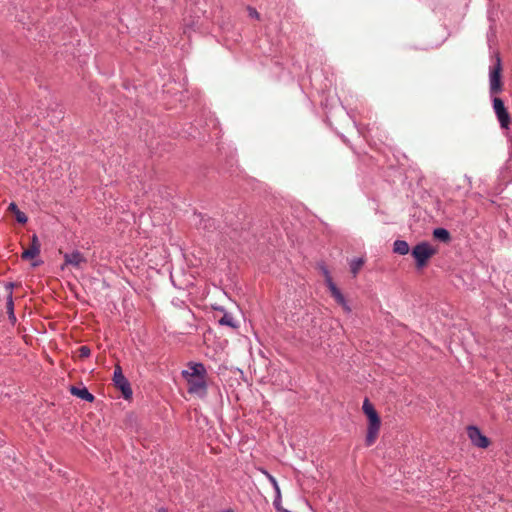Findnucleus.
I'll return each mask as SVG.
<instances>
[{"mask_svg": "<svg viewBox=\"0 0 512 512\" xmlns=\"http://www.w3.org/2000/svg\"><path fill=\"white\" fill-rule=\"evenodd\" d=\"M219 323L220 324H223V325H228L229 327H233L235 328L236 327V324L234 322V319L232 318L231 315L229 314H224L222 316V318L219 320Z\"/></svg>", "mask_w": 512, "mask_h": 512, "instance_id": "obj_17", "label": "nucleus"}, {"mask_svg": "<svg viewBox=\"0 0 512 512\" xmlns=\"http://www.w3.org/2000/svg\"><path fill=\"white\" fill-rule=\"evenodd\" d=\"M40 254V242L37 235H33L31 238V244L29 248L24 249L21 253L22 258H34Z\"/></svg>", "mask_w": 512, "mask_h": 512, "instance_id": "obj_9", "label": "nucleus"}, {"mask_svg": "<svg viewBox=\"0 0 512 512\" xmlns=\"http://www.w3.org/2000/svg\"><path fill=\"white\" fill-rule=\"evenodd\" d=\"M467 434L472 444L478 448H487L490 445V440L487 436L483 435L478 427L470 426L467 428Z\"/></svg>", "mask_w": 512, "mask_h": 512, "instance_id": "obj_7", "label": "nucleus"}, {"mask_svg": "<svg viewBox=\"0 0 512 512\" xmlns=\"http://www.w3.org/2000/svg\"><path fill=\"white\" fill-rule=\"evenodd\" d=\"M265 474H266V476H267L268 480L271 482L272 486H273L277 491H279V486H278V483H277V481H276L275 477H274V476H272V475H270V474H268V472H265Z\"/></svg>", "mask_w": 512, "mask_h": 512, "instance_id": "obj_20", "label": "nucleus"}, {"mask_svg": "<svg viewBox=\"0 0 512 512\" xmlns=\"http://www.w3.org/2000/svg\"><path fill=\"white\" fill-rule=\"evenodd\" d=\"M182 376L188 384V392L194 395L204 396L207 392L206 370L204 364L191 363L188 369L182 371Z\"/></svg>", "mask_w": 512, "mask_h": 512, "instance_id": "obj_1", "label": "nucleus"}, {"mask_svg": "<svg viewBox=\"0 0 512 512\" xmlns=\"http://www.w3.org/2000/svg\"><path fill=\"white\" fill-rule=\"evenodd\" d=\"M70 392L72 395L77 396L82 400L89 401L90 403H92V401H94L95 399L94 395H92L91 392H89L88 388L86 387L72 386L70 388Z\"/></svg>", "mask_w": 512, "mask_h": 512, "instance_id": "obj_11", "label": "nucleus"}, {"mask_svg": "<svg viewBox=\"0 0 512 512\" xmlns=\"http://www.w3.org/2000/svg\"><path fill=\"white\" fill-rule=\"evenodd\" d=\"M493 105L495 114L502 128H509L510 116L500 97H494Z\"/></svg>", "mask_w": 512, "mask_h": 512, "instance_id": "obj_6", "label": "nucleus"}, {"mask_svg": "<svg viewBox=\"0 0 512 512\" xmlns=\"http://www.w3.org/2000/svg\"><path fill=\"white\" fill-rule=\"evenodd\" d=\"M16 219L21 224H25V222L28 221V216H26V214L24 212H22V211H20V209H18L17 214H16Z\"/></svg>", "mask_w": 512, "mask_h": 512, "instance_id": "obj_19", "label": "nucleus"}, {"mask_svg": "<svg viewBox=\"0 0 512 512\" xmlns=\"http://www.w3.org/2000/svg\"><path fill=\"white\" fill-rule=\"evenodd\" d=\"M91 355V350L88 346H81L78 349V357L80 359H86V357Z\"/></svg>", "mask_w": 512, "mask_h": 512, "instance_id": "obj_18", "label": "nucleus"}, {"mask_svg": "<svg viewBox=\"0 0 512 512\" xmlns=\"http://www.w3.org/2000/svg\"><path fill=\"white\" fill-rule=\"evenodd\" d=\"M6 310L8 312V315H9V319L11 321L12 324L16 323L17 321V318H16V315L13 311V299H12V295L9 296V299L6 303Z\"/></svg>", "mask_w": 512, "mask_h": 512, "instance_id": "obj_16", "label": "nucleus"}, {"mask_svg": "<svg viewBox=\"0 0 512 512\" xmlns=\"http://www.w3.org/2000/svg\"><path fill=\"white\" fill-rule=\"evenodd\" d=\"M222 512H234V511H232V510H227V511H222Z\"/></svg>", "mask_w": 512, "mask_h": 512, "instance_id": "obj_23", "label": "nucleus"}, {"mask_svg": "<svg viewBox=\"0 0 512 512\" xmlns=\"http://www.w3.org/2000/svg\"><path fill=\"white\" fill-rule=\"evenodd\" d=\"M501 57H496V65L490 71V92L499 93L503 88L501 81Z\"/></svg>", "mask_w": 512, "mask_h": 512, "instance_id": "obj_5", "label": "nucleus"}, {"mask_svg": "<svg viewBox=\"0 0 512 512\" xmlns=\"http://www.w3.org/2000/svg\"><path fill=\"white\" fill-rule=\"evenodd\" d=\"M433 235L435 238L441 241H449L450 239L449 231H447L445 228L434 229Z\"/></svg>", "mask_w": 512, "mask_h": 512, "instance_id": "obj_13", "label": "nucleus"}, {"mask_svg": "<svg viewBox=\"0 0 512 512\" xmlns=\"http://www.w3.org/2000/svg\"><path fill=\"white\" fill-rule=\"evenodd\" d=\"M114 386L117 387L121 392L124 399L128 400L133 395L132 388L130 387V382L127 380L126 376H124L121 366H115L114 368V376H113Z\"/></svg>", "mask_w": 512, "mask_h": 512, "instance_id": "obj_4", "label": "nucleus"}, {"mask_svg": "<svg viewBox=\"0 0 512 512\" xmlns=\"http://www.w3.org/2000/svg\"><path fill=\"white\" fill-rule=\"evenodd\" d=\"M8 209H9L11 212H13V213L17 214V211H18V209H19V208H18V206H17V204H16V203H10V204H9V206H8Z\"/></svg>", "mask_w": 512, "mask_h": 512, "instance_id": "obj_21", "label": "nucleus"}, {"mask_svg": "<svg viewBox=\"0 0 512 512\" xmlns=\"http://www.w3.org/2000/svg\"><path fill=\"white\" fill-rule=\"evenodd\" d=\"M393 250L398 254H407L410 250L409 244L405 240H395Z\"/></svg>", "mask_w": 512, "mask_h": 512, "instance_id": "obj_12", "label": "nucleus"}, {"mask_svg": "<svg viewBox=\"0 0 512 512\" xmlns=\"http://www.w3.org/2000/svg\"><path fill=\"white\" fill-rule=\"evenodd\" d=\"M250 14L254 15V17H259V14H258L257 10H255V9H250Z\"/></svg>", "mask_w": 512, "mask_h": 512, "instance_id": "obj_22", "label": "nucleus"}, {"mask_svg": "<svg viewBox=\"0 0 512 512\" xmlns=\"http://www.w3.org/2000/svg\"><path fill=\"white\" fill-rule=\"evenodd\" d=\"M87 263V259L79 251L64 254V264L72 265L75 268H82Z\"/></svg>", "mask_w": 512, "mask_h": 512, "instance_id": "obj_8", "label": "nucleus"}, {"mask_svg": "<svg viewBox=\"0 0 512 512\" xmlns=\"http://www.w3.org/2000/svg\"><path fill=\"white\" fill-rule=\"evenodd\" d=\"M318 269L320 272H322L327 287L330 288L331 284H333V280H332L330 271L328 270V268L326 267L325 264H319Z\"/></svg>", "mask_w": 512, "mask_h": 512, "instance_id": "obj_14", "label": "nucleus"}, {"mask_svg": "<svg viewBox=\"0 0 512 512\" xmlns=\"http://www.w3.org/2000/svg\"><path fill=\"white\" fill-rule=\"evenodd\" d=\"M329 290L331 292V296L335 301H337L338 304L342 306L343 310L347 313L351 312V308L348 306L344 295H342L341 291L338 289V287H336L334 282L330 285Z\"/></svg>", "mask_w": 512, "mask_h": 512, "instance_id": "obj_10", "label": "nucleus"}, {"mask_svg": "<svg viewBox=\"0 0 512 512\" xmlns=\"http://www.w3.org/2000/svg\"><path fill=\"white\" fill-rule=\"evenodd\" d=\"M362 410L368 418V428L367 435L365 437V444L372 445L378 439L379 431L381 429V418L369 399L364 400Z\"/></svg>", "mask_w": 512, "mask_h": 512, "instance_id": "obj_2", "label": "nucleus"}, {"mask_svg": "<svg viewBox=\"0 0 512 512\" xmlns=\"http://www.w3.org/2000/svg\"><path fill=\"white\" fill-rule=\"evenodd\" d=\"M364 264L363 259H353L350 263V271L353 276H357L359 270L362 268Z\"/></svg>", "mask_w": 512, "mask_h": 512, "instance_id": "obj_15", "label": "nucleus"}, {"mask_svg": "<svg viewBox=\"0 0 512 512\" xmlns=\"http://www.w3.org/2000/svg\"><path fill=\"white\" fill-rule=\"evenodd\" d=\"M435 253H437V249L432 247L431 244L425 243V241L416 244L412 248V256L416 259V265L418 268L425 267L429 258L434 256Z\"/></svg>", "mask_w": 512, "mask_h": 512, "instance_id": "obj_3", "label": "nucleus"}]
</instances>
